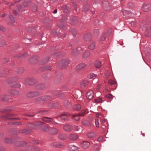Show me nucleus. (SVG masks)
Segmentation results:
<instances>
[{"instance_id":"a18cd8bd","label":"nucleus","mask_w":151,"mask_h":151,"mask_svg":"<svg viewBox=\"0 0 151 151\" xmlns=\"http://www.w3.org/2000/svg\"><path fill=\"white\" fill-rule=\"evenodd\" d=\"M99 33V31L98 29H95L93 31L94 35L95 36H98Z\"/></svg>"},{"instance_id":"69168bd1","label":"nucleus","mask_w":151,"mask_h":151,"mask_svg":"<svg viewBox=\"0 0 151 151\" xmlns=\"http://www.w3.org/2000/svg\"><path fill=\"white\" fill-rule=\"evenodd\" d=\"M32 10L34 12H36L37 11V7L35 6H33L32 8Z\"/></svg>"},{"instance_id":"dca6fc26","label":"nucleus","mask_w":151,"mask_h":151,"mask_svg":"<svg viewBox=\"0 0 151 151\" xmlns=\"http://www.w3.org/2000/svg\"><path fill=\"white\" fill-rule=\"evenodd\" d=\"M123 14L124 16L125 17H129L133 15V14L132 12L130 11H127L126 10L123 11H122Z\"/></svg>"},{"instance_id":"a878e982","label":"nucleus","mask_w":151,"mask_h":151,"mask_svg":"<svg viewBox=\"0 0 151 151\" xmlns=\"http://www.w3.org/2000/svg\"><path fill=\"white\" fill-rule=\"evenodd\" d=\"M82 123L84 126L86 127H89L90 125L89 122L85 119L82 120Z\"/></svg>"},{"instance_id":"2f4dec72","label":"nucleus","mask_w":151,"mask_h":151,"mask_svg":"<svg viewBox=\"0 0 151 151\" xmlns=\"http://www.w3.org/2000/svg\"><path fill=\"white\" fill-rule=\"evenodd\" d=\"M69 149L71 151H76L78 149V147L73 145H70L69 146Z\"/></svg>"},{"instance_id":"6ab92c4d","label":"nucleus","mask_w":151,"mask_h":151,"mask_svg":"<svg viewBox=\"0 0 151 151\" xmlns=\"http://www.w3.org/2000/svg\"><path fill=\"white\" fill-rule=\"evenodd\" d=\"M63 145L60 142H53L51 144V146L54 147H60Z\"/></svg>"},{"instance_id":"0eeeda50","label":"nucleus","mask_w":151,"mask_h":151,"mask_svg":"<svg viewBox=\"0 0 151 151\" xmlns=\"http://www.w3.org/2000/svg\"><path fill=\"white\" fill-rule=\"evenodd\" d=\"M78 135L76 133H71L68 136V139L72 141H75L78 139Z\"/></svg>"},{"instance_id":"ddd939ff","label":"nucleus","mask_w":151,"mask_h":151,"mask_svg":"<svg viewBox=\"0 0 151 151\" xmlns=\"http://www.w3.org/2000/svg\"><path fill=\"white\" fill-rule=\"evenodd\" d=\"M86 65L85 63H81L78 65H77L76 67V70H81L85 68Z\"/></svg>"},{"instance_id":"4d7b16f0","label":"nucleus","mask_w":151,"mask_h":151,"mask_svg":"<svg viewBox=\"0 0 151 151\" xmlns=\"http://www.w3.org/2000/svg\"><path fill=\"white\" fill-rule=\"evenodd\" d=\"M71 32L73 35L74 36H75L76 34V30L74 29H72L71 30Z\"/></svg>"},{"instance_id":"e433bc0d","label":"nucleus","mask_w":151,"mask_h":151,"mask_svg":"<svg viewBox=\"0 0 151 151\" xmlns=\"http://www.w3.org/2000/svg\"><path fill=\"white\" fill-rule=\"evenodd\" d=\"M4 142L6 143H13L14 142L12 139L10 138H6L4 139Z\"/></svg>"},{"instance_id":"7c9ffc66","label":"nucleus","mask_w":151,"mask_h":151,"mask_svg":"<svg viewBox=\"0 0 151 151\" xmlns=\"http://www.w3.org/2000/svg\"><path fill=\"white\" fill-rule=\"evenodd\" d=\"M31 131H32L30 129H24L20 130L19 132L21 133L28 134L30 133Z\"/></svg>"},{"instance_id":"72a5a7b5","label":"nucleus","mask_w":151,"mask_h":151,"mask_svg":"<svg viewBox=\"0 0 151 151\" xmlns=\"http://www.w3.org/2000/svg\"><path fill=\"white\" fill-rule=\"evenodd\" d=\"M42 120L44 121L47 122H49L52 121V119L50 117H44L42 118Z\"/></svg>"},{"instance_id":"9b49d317","label":"nucleus","mask_w":151,"mask_h":151,"mask_svg":"<svg viewBox=\"0 0 151 151\" xmlns=\"http://www.w3.org/2000/svg\"><path fill=\"white\" fill-rule=\"evenodd\" d=\"M9 92L12 95L15 96H18L19 95V91L15 89H11L9 90Z\"/></svg>"},{"instance_id":"aec40b11","label":"nucleus","mask_w":151,"mask_h":151,"mask_svg":"<svg viewBox=\"0 0 151 151\" xmlns=\"http://www.w3.org/2000/svg\"><path fill=\"white\" fill-rule=\"evenodd\" d=\"M9 96L8 95H4L0 96V99L3 101H6L9 99Z\"/></svg>"},{"instance_id":"20e7f679","label":"nucleus","mask_w":151,"mask_h":151,"mask_svg":"<svg viewBox=\"0 0 151 151\" xmlns=\"http://www.w3.org/2000/svg\"><path fill=\"white\" fill-rule=\"evenodd\" d=\"M40 94V93L39 92L35 91L28 92L26 94V96L28 98H32L39 96Z\"/></svg>"},{"instance_id":"2eb2a0df","label":"nucleus","mask_w":151,"mask_h":151,"mask_svg":"<svg viewBox=\"0 0 151 151\" xmlns=\"http://www.w3.org/2000/svg\"><path fill=\"white\" fill-rule=\"evenodd\" d=\"M103 5L105 10H109L110 9L109 3L107 1H104L103 2Z\"/></svg>"},{"instance_id":"79ce46f5","label":"nucleus","mask_w":151,"mask_h":151,"mask_svg":"<svg viewBox=\"0 0 151 151\" xmlns=\"http://www.w3.org/2000/svg\"><path fill=\"white\" fill-rule=\"evenodd\" d=\"M24 70V69L22 67L19 68L17 70V72L19 73H21L23 72Z\"/></svg>"},{"instance_id":"09e8293b","label":"nucleus","mask_w":151,"mask_h":151,"mask_svg":"<svg viewBox=\"0 0 151 151\" xmlns=\"http://www.w3.org/2000/svg\"><path fill=\"white\" fill-rule=\"evenodd\" d=\"M106 37V34L105 33H104L101 36V41H104L105 40Z\"/></svg>"},{"instance_id":"a211bd4d","label":"nucleus","mask_w":151,"mask_h":151,"mask_svg":"<svg viewBox=\"0 0 151 151\" xmlns=\"http://www.w3.org/2000/svg\"><path fill=\"white\" fill-rule=\"evenodd\" d=\"M84 40L86 41H89L91 40V37L90 33L85 34L83 37Z\"/></svg>"},{"instance_id":"f3484780","label":"nucleus","mask_w":151,"mask_h":151,"mask_svg":"<svg viewBox=\"0 0 151 151\" xmlns=\"http://www.w3.org/2000/svg\"><path fill=\"white\" fill-rule=\"evenodd\" d=\"M69 115L68 113L64 112L62 114L60 117L62 120H65L68 119Z\"/></svg>"},{"instance_id":"bf43d9fd","label":"nucleus","mask_w":151,"mask_h":151,"mask_svg":"<svg viewBox=\"0 0 151 151\" xmlns=\"http://www.w3.org/2000/svg\"><path fill=\"white\" fill-rule=\"evenodd\" d=\"M43 70H49L50 69V67L49 66H46L43 67Z\"/></svg>"},{"instance_id":"423d86ee","label":"nucleus","mask_w":151,"mask_h":151,"mask_svg":"<svg viewBox=\"0 0 151 151\" xmlns=\"http://www.w3.org/2000/svg\"><path fill=\"white\" fill-rule=\"evenodd\" d=\"M142 10L145 12H148L151 9V4L150 3H145L142 6Z\"/></svg>"},{"instance_id":"f257e3e1","label":"nucleus","mask_w":151,"mask_h":151,"mask_svg":"<svg viewBox=\"0 0 151 151\" xmlns=\"http://www.w3.org/2000/svg\"><path fill=\"white\" fill-rule=\"evenodd\" d=\"M14 115L12 114L8 115L7 116H2L3 119L4 120L8 119L12 120V121L15 119H19V118H16L13 117ZM9 124H16L17 125H21L22 123L21 122H15L12 121L11 122H9Z\"/></svg>"},{"instance_id":"a19ab883","label":"nucleus","mask_w":151,"mask_h":151,"mask_svg":"<svg viewBox=\"0 0 151 151\" xmlns=\"http://www.w3.org/2000/svg\"><path fill=\"white\" fill-rule=\"evenodd\" d=\"M79 114L78 115H74L73 116L72 118L74 120L76 121L78 120L79 119Z\"/></svg>"},{"instance_id":"4c0bfd02","label":"nucleus","mask_w":151,"mask_h":151,"mask_svg":"<svg viewBox=\"0 0 151 151\" xmlns=\"http://www.w3.org/2000/svg\"><path fill=\"white\" fill-rule=\"evenodd\" d=\"M95 47V42H93L92 43L88 46V48L91 50H93Z\"/></svg>"},{"instance_id":"0e129e2a","label":"nucleus","mask_w":151,"mask_h":151,"mask_svg":"<svg viewBox=\"0 0 151 151\" xmlns=\"http://www.w3.org/2000/svg\"><path fill=\"white\" fill-rule=\"evenodd\" d=\"M110 73L109 71H107L105 73V76L106 78H108L110 76Z\"/></svg>"},{"instance_id":"412c9836","label":"nucleus","mask_w":151,"mask_h":151,"mask_svg":"<svg viewBox=\"0 0 151 151\" xmlns=\"http://www.w3.org/2000/svg\"><path fill=\"white\" fill-rule=\"evenodd\" d=\"M90 55V53L89 51H87L83 52L82 55V58L84 59H86Z\"/></svg>"},{"instance_id":"e2e57ef3","label":"nucleus","mask_w":151,"mask_h":151,"mask_svg":"<svg viewBox=\"0 0 151 151\" xmlns=\"http://www.w3.org/2000/svg\"><path fill=\"white\" fill-rule=\"evenodd\" d=\"M72 2L73 4V6H75L74 7V9L75 10L77 11V8H76V7H75L76 5V3L75 1L74 0H72Z\"/></svg>"},{"instance_id":"39448f33","label":"nucleus","mask_w":151,"mask_h":151,"mask_svg":"<svg viewBox=\"0 0 151 151\" xmlns=\"http://www.w3.org/2000/svg\"><path fill=\"white\" fill-rule=\"evenodd\" d=\"M85 50L84 48L78 47L72 50L71 52V54L73 55H75L81 53L82 51Z\"/></svg>"},{"instance_id":"6e6d98bb","label":"nucleus","mask_w":151,"mask_h":151,"mask_svg":"<svg viewBox=\"0 0 151 151\" xmlns=\"http://www.w3.org/2000/svg\"><path fill=\"white\" fill-rule=\"evenodd\" d=\"M95 124L96 126L97 127H99V120L98 119H96L95 120Z\"/></svg>"},{"instance_id":"37998d69","label":"nucleus","mask_w":151,"mask_h":151,"mask_svg":"<svg viewBox=\"0 0 151 151\" xmlns=\"http://www.w3.org/2000/svg\"><path fill=\"white\" fill-rule=\"evenodd\" d=\"M81 127L80 126H75L73 127V129L75 131H77L81 129Z\"/></svg>"},{"instance_id":"bb28decb","label":"nucleus","mask_w":151,"mask_h":151,"mask_svg":"<svg viewBox=\"0 0 151 151\" xmlns=\"http://www.w3.org/2000/svg\"><path fill=\"white\" fill-rule=\"evenodd\" d=\"M27 149H29V151H39L40 149L37 147H35L33 146H28Z\"/></svg>"},{"instance_id":"603ef678","label":"nucleus","mask_w":151,"mask_h":151,"mask_svg":"<svg viewBox=\"0 0 151 151\" xmlns=\"http://www.w3.org/2000/svg\"><path fill=\"white\" fill-rule=\"evenodd\" d=\"M27 126L29 128L35 129V125L34 124V123H29L28 125Z\"/></svg>"},{"instance_id":"864d4df0","label":"nucleus","mask_w":151,"mask_h":151,"mask_svg":"<svg viewBox=\"0 0 151 151\" xmlns=\"http://www.w3.org/2000/svg\"><path fill=\"white\" fill-rule=\"evenodd\" d=\"M68 7H67L66 6H64L63 7V9H64V12L66 13H68Z\"/></svg>"},{"instance_id":"9d476101","label":"nucleus","mask_w":151,"mask_h":151,"mask_svg":"<svg viewBox=\"0 0 151 151\" xmlns=\"http://www.w3.org/2000/svg\"><path fill=\"white\" fill-rule=\"evenodd\" d=\"M51 98L50 96H42L41 97H38L36 98L35 99V102H37L40 100H42V101H47L50 100Z\"/></svg>"},{"instance_id":"c85d7f7f","label":"nucleus","mask_w":151,"mask_h":151,"mask_svg":"<svg viewBox=\"0 0 151 151\" xmlns=\"http://www.w3.org/2000/svg\"><path fill=\"white\" fill-rule=\"evenodd\" d=\"M34 123L35 125V129H37L38 126L43 125L44 124L43 123L40 122H35Z\"/></svg>"},{"instance_id":"5701e85b","label":"nucleus","mask_w":151,"mask_h":151,"mask_svg":"<svg viewBox=\"0 0 151 151\" xmlns=\"http://www.w3.org/2000/svg\"><path fill=\"white\" fill-rule=\"evenodd\" d=\"M63 129L65 131L68 132L72 130L71 126L69 124L65 125L63 127Z\"/></svg>"},{"instance_id":"f03ea898","label":"nucleus","mask_w":151,"mask_h":151,"mask_svg":"<svg viewBox=\"0 0 151 151\" xmlns=\"http://www.w3.org/2000/svg\"><path fill=\"white\" fill-rule=\"evenodd\" d=\"M141 27L143 30L145 31V35L148 37L151 36V28L147 24L141 25Z\"/></svg>"},{"instance_id":"5fc2aeb1","label":"nucleus","mask_w":151,"mask_h":151,"mask_svg":"<svg viewBox=\"0 0 151 151\" xmlns=\"http://www.w3.org/2000/svg\"><path fill=\"white\" fill-rule=\"evenodd\" d=\"M113 96L111 94H109L106 96V97L109 99L113 98Z\"/></svg>"},{"instance_id":"c03bdc74","label":"nucleus","mask_w":151,"mask_h":151,"mask_svg":"<svg viewBox=\"0 0 151 151\" xmlns=\"http://www.w3.org/2000/svg\"><path fill=\"white\" fill-rule=\"evenodd\" d=\"M95 102L98 103L102 102V100L101 98L98 97L95 99Z\"/></svg>"},{"instance_id":"1a4fd4ad","label":"nucleus","mask_w":151,"mask_h":151,"mask_svg":"<svg viewBox=\"0 0 151 151\" xmlns=\"http://www.w3.org/2000/svg\"><path fill=\"white\" fill-rule=\"evenodd\" d=\"M67 21V17L65 16H62V18L60 21V24L59 25V26L60 28H62L64 29L65 28V27L63 24H65Z\"/></svg>"},{"instance_id":"c756f323","label":"nucleus","mask_w":151,"mask_h":151,"mask_svg":"<svg viewBox=\"0 0 151 151\" xmlns=\"http://www.w3.org/2000/svg\"><path fill=\"white\" fill-rule=\"evenodd\" d=\"M87 136L88 137L90 138H93L95 137L96 135L94 132H90L87 134Z\"/></svg>"},{"instance_id":"f8f14e48","label":"nucleus","mask_w":151,"mask_h":151,"mask_svg":"<svg viewBox=\"0 0 151 151\" xmlns=\"http://www.w3.org/2000/svg\"><path fill=\"white\" fill-rule=\"evenodd\" d=\"M39 58V57L38 56H35L29 59V62L32 64H35L38 61Z\"/></svg>"},{"instance_id":"6e6552de","label":"nucleus","mask_w":151,"mask_h":151,"mask_svg":"<svg viewBox=\"0 0 151 151\" xmlns=\"http://www.w3.org/2000/svg\"><path fill=\"white\" fill-rule=\"evenodd\" d=\"M24 82L26 84L31 85H33L35 83V80L34 79L32 78H25L24 80Z\"/></svg>"},{"instance_id":"338daca9","label":"nucleus","mask_w":151,"mask_h":151,"mask_svg":"<svg viewBox=\"0 0 151 151\" xmlns=\"http://www.w3.org/2000/svg\"><path fill=\"white\" fill-rule=\"evenodd\" d=\"M147 52L149 55H151V48H148Z\"/></svg>"},{"instance_id":"680f3d73","label":"nucleus","mask_w":151,"mask_h":151,"mask_svg":"<svg viewBox=\"0 0 151 151\" xmlns=\"http://www.w3.org/2000/svg\"><path fill=\"white\" fill-rule=\"evenodd\" d=\"M26 145V143L24 142H20V145H19V147L23 146L24 145Z\"/></svg>"},{"instance_id":"7ed1b4c3","label":"nucleus","mask_w":151,"mask_h":151,"mask_svg":"<svg viewBox=\"0 0 151 151\" xmlns=\"http://www.w3.org/2000/svg\"><path fill=\"white\" fill-rule=\"evenodd\" d=\"M68 60H63L60 61L58 64L59 67L60 68H64L68 66L69 64Z\"/></svg>"},{"instance_id":"13d9d810","label":"nucleus","mask_w":151,"mask_h":151,"mask_svg":"<svg viewBox=\"0 0 151 151\" xmlns=\"http://www.w3.org/2000/svg\"><path fill=\"white\" fill-rule=\"evenodd\" d=\"M50 60V58L49 57H47L45 58L44 59V62H43L44 63H46L47 62H48L49 60Z\"/></svg>"},{"instance_id":"b1692460","label":"nucleus","mask_w":151,"mask_h":151,"mask_svg":"<svg viewBox=\"0 0 151 151\" xmlns=\"http://www.w3.org/2000/svg\"><path fill=\"white\" fill-rule=\"evenodd\" d=\"M45 86L44 84H40L37 85L35 86L36 89L38 90H42L44 88Z\"/></svg>"},{"instance_id":"cd10ccee","label":"nucleus","mask_w":151,"mask_h":151,"mask_svg":"<svg viewBox=\"0 0 151 151\" xmlns=\"http://www.w3.org/2000/svg\"><path fill=\"white\" fill-rule=\"evenodd\" d=\"M82 146L85 148H87L90 145V143L87 141H83L81 143Z\"/></svg>"},{"instance_id":"ea45409f","label":"nucleus","mask_w":151,"mask_h":151,"mask_svg":"<svg viewBox=\"0 0 151 151\" xmlns=\"http://www.w3.org/2000/svg\"><path fill=\"white\" fill-rule=\"evenodd\" d=\"M95 65L96 67L99 68L101 65V62L99 61H97L95 63Z\"/></svg>"},{"instance_id":"c9c22d12","label":"nucleus","mask_w":151,"mask_h":151,"mask_svg":"<svg viewBox=\"0 0 151 151\" xmlns=\"http://www.w3.org/2000/svg\"><path fill=\"white\" fill-rule=\"evenodd\" d=\"M88 113V111L86 109H83L82 110L81 112L79 113V115L80 116H83L85 115Z\"/></svg>"},{"instance_id":"f704fd0d","label":"nucleus","mask_w":151,"mask_h":151,"mask_svg":"<svg viewBox=\"0 0 151 151\" xmlns=\"http://www.w3.org/2000/svg\"><path fill=\"white\" fill-rule=\"evenodd\" d=\"M58 132V129L56 128H53L51 129L50 132V133L52 134H57Z\"/></svg>"},{"instance_id":"473e14b6","label":"nucleus","mask_w":151,"mask_h":151,"mask_svg":"<svg viewBox=\"0 0 151 151\" xmlns=\"http://www.w3.org/2000/svg\"><path fill=\"white\" fill-rule=\"evenodd\" d=\"M89 8L90 6L88 4L85 5L83 6L82 11L84 12H86L89 10Z\"/></svg>"},{"instance_id":"4be33fe9","label":"nucleus","mask_w":151,"mask_h":151,"mask_svg":"<svg viewBox=\"0 0 151 151\" xmlns=\"http://www.w3.org/2000/svg\"><path fill=\"white\" fill-rule=\"evenodd\" d=\"M58 138L61 140H65L67 138V134L65 133H60L58 135Z\"/></svg>"},{"instance_id":"58836bf2","label":"nucleus","mask_w":151,"mask_h":151,"mask_svg":"<svg viewBox=\"0 0 151 151\" xmlns=\"http://www.w3.org/2000/svg\"><path fill=\"white\" fill-rule=\"evenodd\" d=\"M81 106L80 104H78L75 105L73 107V109L74 110H78L80 109L81 108Z\"/></svg>"},{"instance_id":"052dcab7","label":"nucleus","mask_w":151,"mask_h":151,"mask_svg":"<svg viewBox=\"0 0 151 151\" xmlns=\"http://www.w3.org/2000/svg\"><path fill=\"white\" fill-rule=\"evenodd\" d=\"M12 87H14L16 88H19L21 86V85L19 84H14L13 85L11 86Z\"/></svg>"},{"instance_id":"4468645a","label":"nucleus","mask_w":151,"mask_h":151,"mask_svg":"<svg viewBox=\"0 0 151 151\" xmlns=\"http://www.w3.org/2000/svg\"><path fill=\"white\" fill-rule=\"evenodd\" d=\"M94 96V94L93 91L91 90L88 91L86 94V98L89 100L92 99Z\"/></svg>"},{"instance_id":"3c124183","label":"nucleus","mask_w":151,"mask_h":151,"mask_svg":"<svg viewBox=\"0 0 151 151\" xmlns=\"http://www.w3.org/2000/svg\"><path fill=\"white\" fill-rule=\"evenodd\" d=\"M108 83L110 85H111L115 84L116 83V82L113 80H110L108 81Z\"/></svg>"},{"instance_id":"49530a36","label":"nucleus","mask_w":151,"mask_h":151,"mask_svg":"<svg viewBox=\"0 0 151 151\" xmlns=\"http://www.w3.org/2000/svg\"><path fill=\"white\" fill-rule=\"evenodd\" d=\"M43 131L47 132L50 129L47 126H45L42 128Z\"/></svg>"},{"instance_id":"774afa93","label":"nucleus","mask_w":151,"mask_h":151,"mask_svg":"<svg viewBox=\"0 0 151 151\" xmlns=\"http://www.w3.org/2000/svg\"><path fill=\"white\" fill-rule=\"evenodd\" d=\"M9 60V59L8 58H4L3 60V62L4 63H7Z\"/></svg>"},{"instance_id":"8fccbe9b","label":"nucleus","mask_w":151,"mask_h":151,"mask_svg":"<svg viewBox=\"0 0 151 151\" xmlns=\"http://www.w3.org/2000/svg\"><path fill=\"white\" fill-rule=\"evenodd\" d=\"M47 111L45 110L39 111H37V114H46Z\"/></svg>"},{"instance_id":"393cba45","label":"nucleus","mask_w":151,"mask_h":151,"mask_svg":"<svg viewBox=\"0 0 151 151\" xmlns=\"http://www.w3.org/2000/svg\"><path fill=\"white\" fill-rule=\"evenodd\" d=\"M77 23V18L76 17H72L71 18L70 23L71 24H74Z\"/></svg>"},{"instance_id":"de8ad7c7","label":"nucleus","mask_w":151,"mask_h":151,"mask_svg":"<svg viewBox=\"0 0 151 151\" xmlns=\"http://www.w3.org/2000/svg\"><path fill=\"white\" fill-rule=\"evenodd\" d=\"M96 76V75L94 73H91L88 76V78L89 79H92L93 78H94Z\"/></svg>"}]
</instances>
